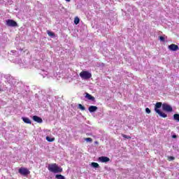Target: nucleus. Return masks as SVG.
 Here are the masks:
<instances>
[{
    "instance_id": "obj_1",
    "label": "nucleus",
    "mask_w": 179,
    "mask_h": 179,
    "mask_svg": "<svg viewBox=\"0 0 179 179\" xmlns=\"http://www.w3.org/2000/svg\"><path fill=\"white\" fill-rule=\"evenodd\" d=\"M48 169L49 170V171H50L51 173H62L63 169L62 167L58 166V165L57 164H50L48 165Z\"/></svg>"
},
{
    "instance_id": "obj_2",
    "label": "nucleus",
    "mask_w": 179,
    "mask_h": 179,
    "mask_svg": "<svg viewBox=\"0 0 179 179\" xmlns=\"http://www.w3.org/2000/svg\"><path fill=\"white\" fill-rule=\"evenodd\" d=\"M162 106H163V103L162 102H157L155 104V113H157V114H159V115L160 117H162V118H167V115L166 113L160 111V110H159V108H160L162 107Z\"/></svg>"
},
{
    "instance_id": "obj_3",
    "label": "nucleus",
    "mask_w": 179,
    "mask_h": 179,
    "mask_svg": "<svg viewBox=\"0 0 179 179\" xmlns=\"http://www.w3.org/2000/svg\"><path fill=\"white\" fill-rule=\"evenodd\" d=\"M80 76L81 78L84 79V80H87L92 78V73L87 71H83L80 73Z\"/></svg>"
},
{
    "instance_id": "obj_4",
    "label": "nucleus",
    "mask_w": 179,
    "mask_h": 179,
    "mask_svg": "<svg viewBox=\"0 0 179 179\" xmlns=\"http://www.w3.org/2000/svg\"><path fill=\"white\" fill-rule=\"evenodd\" d=\"M18 173L21 174V176H29L30 174V171L28 170L27 168L21 167L18 170Z\"/></svg>"
},
{
    "instance_id": "obj_5",
    "label": "nucleus",
    "mask_w": 179,
    "mask_h": 179,
    "mask_svg": "<svg viewBox=\"0 0 179 179\" xmlns=\"http://www.w3.org/2000/svg\"><path fill=\"white\" fill-rule=\"evenodd\" d=\"M6 25L9 26L10 27H17V22L13 20H6Z\"/></svg>"
},
{
    "instance_id": "obj_6",
    "label": "nucleus",
    "mask_w": 179,
    "mask_h": 179,
    "mask_svg": "<svg viewBox=\"0 0 179 179\" xmlns=\"http://www.w3.org/2000/svg\"><path fill=\"white\" fill-rule=\"evenodd\" d=\"M162 110L164 111H167L168 113H171L173 111V108L171 106L167 104V103H163L162 104Z\"/></svg>"
},
{
    "instance_id": "obj_7",
    "label": "nucleus",
    "mask_w": 179,
    "mask_h": 179,
    "mask_svg": "<svg viewBox=\"0 0 179 179\" xmlns=\"http://www.w3.org/2000/svg\"><path fill=\"white\" fill-rule=\"evenodd\" d=\"M99 162H101V163H107L108 162H110V158H108V157H99L98 159Z\"/></svg>"
},
{
    "instance_id": "obj_8",
    "label": "nucleus",
    "mask_w": 179,
    "mask_h": 179,
    "mask_svg": "<svg viewBox=\"0 0 179 179\" xmlns=\"http://www.w3.org/2000/svg\"><path fill=\"white\" fill-rule=\"evenodd\" d=\"M169 50H170V51H177V50H178V45L172 43L169 45Z\"/></svg>"
},
{
    "instance_id": "obj_9",
    "label": "nucleus",
    "mask_w": 179,
    "mask_h": 179,
    "mask_svg": "<svg viewBox=\"0 0 179 179\" xmlns=\"http://www.w3.org/2000/svg\"><path fill=\"white\" fill-rule=\"evenodd\" d=\"M32 120H34L35 122H38V124H42L43 122V119L37 115H34Z\"/></svg>"
},
{
    "instance_id": "obj_10",
    "label": "nucleus",
    "mask_w": 179,
    "mask_h": 179,
    "mask_svg": "<svg viewBox=\"0 0 179 179\" xmlns=\"http://www.w3.org/2000/svg\"><path fill=\"white\" fill-rule=\"evenodd\" d=\"M98 108L97 106H90L88 108V110L90 111V113H94L95 111H97Z\"/></svg>"
},
{
    "instance_id": "obj_11",
    "label": "nucleus",
    "mask_w": 179,
    "mask_h": 179,
    "mask_svg": "<svg viewBox=\"0 0 179 179\" xmlns=\"http://www.w3.org/2000/svg\"><path fill=\"white\" fill-rule=\"evenodd\" d=\"M85 97H86V99H88V100H92V101H94V100H95L94 96H92L89 93H86Z\"/></svg>"
},
{
    "instance_id": "obj_12",
    "label": "nucleus",
    "mask_w": 179,
    "mask_h": 179,
    "mask_svg": "<svg viewBox=\"0 0 179 179\" xmlns=\"http://www.w3.org/2000/svg\"><path fill=\"white\" fill-rule=\"evenodd\" d=\"M22 120L25 124H31V120L29 117H22Z\"/></svg>"
},
{
    "instance_id": "obj_13",
    "label": "nucleus",
    "mask_w": 179,
    "mask_h": 179,
    "mask_svg": "<svg viewBox=\"0 0 179 179\" xmlns=\"http://www.w3.org/2000/svg\"><path fill=\"white\" fill-rule=\"evenodd\" d=\"M47 34L50 37H55V34L50 30L47 31Z\"/></svg>"
},
{
    "instance_id": "obj_14",
    "label": "nucleus",
    "mask_w": 179,
    "mask_h": 179,
    "mask_svg": "<svg viewBox=\"0 0 179 179\" xmlns=\"http://www.w3.org/2000/svg\"><path fill=\"white\" fill-rule=\"evenodd\" d=\"M91 165L94 167V169H99V167H100V165L97 164V162H92Z\"/></svg>"
},
{
    "instance_id": "obj_15",
    "label": "nucleus",
    "mask_w": 179,
    "mask_h": 179,
    "mask_svg": "<svg viewBox=\"0 0 179 179\" xmlns=\"http://www.w3.org/2000/svg\"><path fill=\"white\" fill-rule=\"evenodd\" d=\"M80 22V19H79L78 17H76L74 18V24H79Z\"/></svg>"
},
{
    "instance_id": "obj_16",
    "label": "nucleus",
    "mask_w": 179,
    "mask_h": 179,
    "mask_svg": "<svg viewBox=\"0 0 179 179\" xmlns=\"http://www.w3.org/2000/svg\"><path fill=\"white\" fill-rule=\"evenodd\" d=\"M46 141H48V142H54V141H55V138H50V136H46Z\"/></svg>"
},
{
    "instance_id": "obj_17",
    "label": "nucleus",
    "mask_w": 179,
    "mask_h": 179,
    "mask_svg": "<svg viewBox=\"0 0 179 179\" xmlns=\"http://www.w3.org/2000/svg\"><path fill=\"white\" fill-rule=\"evenodd\" d=\"M173 120L175 121L179 122V114H174L173 115Z\"/></svg>"
},
{
    "instance_id": "obj_18",
    "label": "nucleus",
    "mask_w": 179,
    "mask_h": 179,
    "mask_svg": "<svg viewBox=\"0 0 179 179\" xmlns=\"http://www.w3.org/2000/svg\"><path fill=\"white\" fill-rule=\"evenodd\" d=\"M78 108H80V110H81L82 111H85V110H86V108H85V106H83L82 104H78Z\"/></svg>"
},
{
    "instance_id": "obj_19",
    "label": "nucleus",
    "mask_w": 179,
    "mask_h": 179,
    "mask_svg": "<svg viewBox=\"0 0 179 179\" xmlns=\"http://www.w3.org/2000/svg\"><path fill=\"white\" fill-rule=\"evenodd\" d=\"M55 178L57 179H65V176H62V175H56Z\"/></svg>"
},
{
    "instance_id": "obj_20",
    "label": "nucleus",
    "mask_w": 179,
    "mask_h": 179,
    "mask_svg": "<svg viewBox=\"0 0 179 179\" xmlns=\"http://www.w3.org/2000/svg\"><path fill=\"white\" fill-rule=\"evenodd\" d=\"M122 138H125L126 139H131V136H127L126 134H122Z\"/></svg>"
},
{
    "instance_id": "obj_21",
    "label": "nucleus",
    "mask_w": 179,
    "mask_h": 179,
    "mask_svg": "<svg viewBox=\"0 0 179 179\" xmlns=\"http://www.w3.org/2000/svg\"><path fill=\"white\" fill-rule=\"evenodd\" d=\"M85 141H86V142H92L93 139L92 138H86Z\"/></svg>"
},
{
    "instance_id": "obj_22",
    "label": "nucleus",
    "mask_w": 179,
    "mask_h": 179,
    "mask_svg": "<svg viewBox=\"0 0 179 179\" xmlns=\"http://www.w3.org/2000/svg\"><path fill=\"white\" fill-rule=\"evenodd\" d=\"M145 113H147V114H150V109L149 108H146Z\"/></svg>"
},
{
    "instance_id": "obj_23",
    "label": "nucleus",
    "mask_w": 179,
    "mask_h": 179,
    "mask_svg": "<svg viewBox=\"0 0 179 179\" xmlns=\"http://www.w3.org/2000/svg\"><path fill=\"white\" fill-rule=\"evenodd\" d=\"M174 159H176L174 157H168V160L169 161V162H171V160H174Z\"/></svg>"
},
{
    "instance_id": "obj_24",
    "label": "nucleus",
    "mask_w": 179,
    "mask_h": 179,
    "mask_svg": "<svg viewBox=\"0 0 179 179\" xmlns=\"http://www.w3.org/2000/svg\"><path fill=\"white\" fill-rule=\"evenodd\" d=\"M159 40H160V41H164V36H159Z\"/></svg>"
},
{
    "instance_id": "obj_25",
    "label": "nucleus",
    "mask_w": 179,
    "mask_h": 179,
    "mask_svg": "<svg viewBox=\"0 0 179 179\" xmlns=\"http://www.w3.org/2000/svg\"><path fill=\"white\" fill-rule=\"evenodd\" d=\"M94 143L95 145H99V141H95Z\"/></svg>"
},
{
    "instance_id": "obj_26",
    "label": "nucleus",
    "mask_w": 179,
    "mask_h": 179,
    "mask_svg": "<svg viewBox=\"0 0 179 179\" xmlns=\"http://www.w3.org/2000/svg\"><path fill=\"white\" fill-rule=\"evenodd\" d=\"M172 138H177V136H176V135H173V136H172Z\"/></svg>"
},
{
    "instance_id": "obj_27",
    "label": "nucleus",
    "mask_w": 179,
    "mask_h": 179,
    "mask_svg": "<svg viewBox=\"0 0 179 179\" xmlns=\"http://www.w3.org/2000/svg\"><path fill=\"white\" fill-rule=\"evenodd\" d=\"M66 2H71V0H66Z\"/></svg>"
},
{
    "instance_id": "obj_28",
    "label": "nucleus",
    "mask_w": 179,
    "mask_h": 179,
    "mask_svg": "<svg viewBox=\"0 0 179 179\" xmlns=\"http://www.w3.org/2000/svg\"><path fill=\"white\" fill-rule=\"evenodd\" d=\"M0 92H1V88H0Z\"/></svg>"
}]
</instances>
